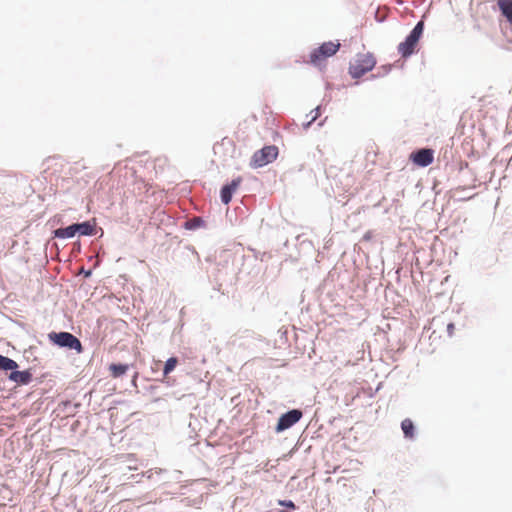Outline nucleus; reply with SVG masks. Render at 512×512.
Returning <instances> with one entry per match:
<instances>
[{
    "mask_svg": "<svg viewBox=\"0 0 512 512\" xmlns=\"http://www.w3.org/2000/svg\"><path fill=\"white\" fill-rule=\"evenodd\" d=\"M340 49L338 41H328L311 51L308 62L316 67H323L326 60L335 55Z\"/></svg>",
    "mask_w": 512,
    "mask_h": 512,
    "instance_id": "nucleus-1",
    "label": "nucleus"
},
{
    "mask_svg": "<svg viewBox=\"0 0 512 512\" xmlns=\"http://www.w3.org/2000/svg\"><path fill=\"white\" fill-rule=\"evenodd\" d=\"M376 65V59L371 53H359L350 63L349 73L353 78H360L371 71Z\"/></svg>",
    "mask_w": 512,
    "mask_h": 512,
    "instance_id": "nucleus-2",
    "label": "nucleus"
},
{
    "mask_svg": "<svg viewBox=\"0 0 512 512\" xmlns=\"http://www.w3.org/2000/svg\"><path fill=\"white\" fill-rule=\"evenodd\" d=\"M423 29L424 23L422 21L418 22L411 33L406 37L405 41L398 45V52L402 57L407 58L414 53L423 33Z\"/></svg>",
    "mask_w": 512,
    "mask_h": 512,
    "instance_id": "nucleus-3",
    "label": "nucleus"
},
{
    "mask_svg": "<svg viewBox=\"0 0 512 512\" xmlns=\"http://www.w3.org/2000/svg\"><path fill=\"white\" fill-rule=\"evenodd\" d=\"M49 339L60 347H67L76 350L78 353L82 352V344L77 337L69 332H51L48 335Z\"/></svg>",
    "mask_w": 512,
    "mask_h": 512,
    "instance_id": "nucleus-4",
    "label": "nucleus"
},
{
    "mask_svg": "<svg viewBox=\"0 0 512 512\" xmlns=\"http://www.w3.org/2000/svg\"><path fill=\"white\" fill-rule=\"evenodd\" d=\"M278 148L274 145L265 146L256 151L251 159V166L254 168L263 167L276 159Z\"/></svg>",
    "mask_w": 512,
    "mask_h": 512,
    "instance_id": "nucleus-5",
    "label": "nucleus"
},
{
    "mask_svg": "<svg viewBox=\"0 0 512 512\" xmlns=\"http://www.w3.org/2000/svg\"><path fill=\"white\" fill-rule=\"evenodd\" d=\"M301 417L302 412L300 410L293 409L288 411L287 413L280 416L276 426V431L282 432L286 429H289L295 423H297L301 419Z\"/></svg>",
    "mask_w": 512,
    "mask_h": 512,
    "instance_id": "nucleus-6",
    "label": "nucleus"
},
{
    "mask_svg": "<svg viewBox=\"0 0 512 512\" xmlns=\"http://www.w3.org/2000/svg\"><path fill=\"white\" fill-rule=\"evenodd\" d=\"M410 159L414 164L426 167L430 165L434 160V153L431 149H420L410 155Z\"/></svg>",
    "mask_w": 512,
    "mask_h": 512,
    "instance_id": "nucleus-7",
    "label": "nucleus"
},
{
    "mask_svg": "<svg viewBox=\"0 0 512 512\" xmlns=\"http://www.w3.org/2000/svg\"><path fill=\"white\" fill-rule=\"evenodd\" d=\"M242 179L239 177L237 179L232 180V182L228 185H225L221 189V201L224 204H228L231 199L233 193L238 189Z\"/></svg>",
    "mask_w": 512,
    "mask_h": 512,
    "instance_id": "nucleus-8",
    "label": "nucleus"
},
{
    "mask_svg": "<svg viewBox=\"0 0 512 512\" xmlns=\"http://www.w3.org/2000/svg\"><path fill=\"white\" fill-rule=\"evenodd\" d=\"M497 5L502 15L512 25V0H497Z\"/></svg>",
    "mask_w": 512,
    "mask_h": 512,
    "instance_id": "nucleus-9",
    "label": "nucleus"
},
{
    "mask_svg": "<svg viewBox=\"0 0 512 512\" xmlns=\"http://www.w3.org/2000/svg\"><path fill=\"white\" fill-rule=\"evenodd\" d=\"M76 233L83 236H90L95 234V223L86 221L83 223H76Z\"/></svg>",
    "mask_w": 512,
    "mask_h": 512,
    "instance_id": "nucleus-10",
    "label": "nucleus"
},
{
    "mask_svg": "<svg viewBox=\"0 0 512 512\" xmlns=\"http://www.w3.org/2000/svg\"><path fill=\"white\" fill-rule=\"evenodd\" d=\"M9 379L22 384H27L31 380V373L29 371H12Z\"/></svg>",
    "mask_w": 512,
    "mask_h": 512,
    "instance_id": "nucleus-11",
    "label": "nucleus"
},
{
    "mask_svg": "<svg viewBox=\"0 0 512 512\" xmlns=\"http://www.w3.org/2000/svg\"><path fill=\"white\" fill-rule=\"evenodd\" d=\"M76 224H72L68 227H65V228H58L57 230H55V237L57 238H62V239H65V238H72L74 237L77 233H76Z\"/></svg>",
    "mask_w": 512,
    "mask_h": 512,
    "instance_id": "nucleus-12",
    "label": "nucleus"
},
{
    "mask_svg": "<svg viewBox=\"0 0 512 512\" xmlns=\"http://www.w3.org/2000/svg\"><path fill=\"white\" fill-rule=\"evenodd\" d=\"M401 429L404 436L408 439H413L415 436V427L411 419L406 418L401 422Z\"/></svg>",
    "mask_w": 512,
    "mask_h": 512,
    "instance_id": "nucleus-13",
    "label": "nucleus"
},
{
    "mask_svg": "<svg viewBox=\"0 0 512 512\" xmlns=\"http://www.w3.org/2000/svg\"><path fill=\"white\" fill-rule=\"evenodd\" d=\"M129 369V366L126 364H111L109 366V371L113 378H118L124 375Z\"/></svg>",
    "mask_w": 512,
    "mask_h": 512,
    "instance_id": "nucleus-14",
    "label": "nucleus"
},
{
    "mask_svg": "<svg viewBox=\"0 0 512 512\" xmlns=\"http://www.w3.org/2000/svg\"><path fill=\"white\" fill-rule=\"evenodd\" d=\"M16 368H18V364L14 360L0 355V370L8 371Z\"/></svg>",
    "mask_w": 512,
    "mask_h": 512,
    "instance_id": "nucleus-15",
    "label": "nucleus"
},
{
    "mask_svg": "<svg viewBox=\"0 0 512 512\" xmlns=\"http://www.w3.org/2000/svg\"><path fill=\"white\" fill-rule=\"evenodd\" d=\"M177 364H178V359L176 357L169 358L164 365V369H163L164 376L169 375L175 369Z\"/></svg>",
    "mask_w": 512,
    "mask_h": 512,
    "instance_id": "nucleus-16",
    "label": "nucleus"
},
{
    "mask_svg": "<svg viewBox=\"0 0 512 512\" xmlns=\"http://www.w3.org/2000/svg\"><path fill=\"white\" fill-rule=\"evenodd\" d=\"M279 504L281 506H285V507L290 508V509H294L295 508L294 503L292 501H290V500L289 501H279Z\"/></svg>",
    "mask_w": 512,
    "mask_h": 512,
    "instance_id": "nucleus-17",
    "label": "nucleus"
},
{
    "mask_svg": "<svg viewBox=\"0 0 512 512\" xmlns=\"http://www.w3.org/2000/svg\"><path fill=\"white\" fill-rule=\"evenodd\" d=\"M454 329H455L454 324H453V323H449V324H448V326H447V330H448V334H449L450 336H452V335H453V333H454Z\"/></svg>",
    "mask_w": 512,
    "mask_h": 512,
    "instance_id": "nucleus-18",
    "label": "nucleus"
}]
</instances>
